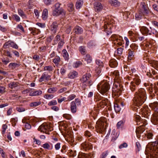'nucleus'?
<instances>
[{
    "label": "nucleus",
    "instance_id": "nucleus-18",
    "mask_svg": "<svg viewBox=\"0 0 158 158\" xmlns=\"http://www.w3.org/2000/svg\"><path fill=\"white\" fill-rule=\"evenodd\" d=\"M149 106L155 111V113H158V103L157 102H154L150 103Z\"/></svg>",
    "mask_w": 158,
    "mask_h": 158
},
{
    "label": "nucleus",
    "instance_id": "nucleus-7",
    "mask_svg": "<svg viewBox=\"0 0 158 158\" xmlns=\"http://www.w3.org/2000/svg\"><path fill=\"white\" fill-rule=\"evenodd\" d=\"M106 123L101 120H98L96 123V127L98 132H101L104 131L105 129V127Z\"/></svg>",
    "mask_w": 158,
    "mask_h": 158
},
{
    "label": "nucleus",
    "instance_id": "nucleus-12",
    "mask_svg": "<svg viewBox=\"0 0 158 158\" xmlns=\"http://www.w3.org/2000/svg\"><path fill=\"white\" fill-rule=\"evenodd\" d=\"M3 47L4 48H6L10 47H12L15 49L18 48L17 45L15 43L13 42L10 41L5 43Z\"/></svg>",
    "mask_w": 158,
    "mask_h": 158
},
{
    "label": "nucleus",
    "instance_id": "nucleus-55",
    "mask_svg": "<svg viewBox=\"0 0 158 158\" xmlns=\"http://www.w3.org/2000/svg\"><path fill=\"white\" fill-rule=\"evenodd\" d=\"M7 128V126L6 124H3L2 127V134H4L6 131V130Z\"/></svg>",
    "mask_w": 158,
    "mask_h": 158
},
{
    "label": "nucleus",
    "instance_id": "nucleus-48",
    "mask_svg": "<svg viewBox=\"0 0 158 158\" xmlns=\"http://www.w3.org/2000/svg\"><path fill=\"white\" fill-rule=\"evenodd\" d=\"M76 97V96L74 94H72L69 95L67 98V100H66V101H70Z\"/></svg>",
    "mask_w": 158,
    "mask_h": 158
},
{
    "label": "nucleus",
    "instance_id": "nucleus-41",
    "mask_svg": "<svg viewBox=\"0 0 158 158\" xmlns=\"http://www.w3.org/2000/svg\"><path fill=\"white\" fill-rule=\"evenodd\" d=\"M74 8L73 5L72 3H69L68 5V10L69 12H72L73 11Z\"/></svg>",
    "mask_w": 158,
    "mask_h": 158
},
{
    "label": "nucleus",
    "instance_id": "nucleus-50",
    "mask_svg": "<svg viewBox=\"0 0 158 158\" xmlns=\"http://www.w3.org/2000/svg\"><path fill=\"white\" fill-rule=\"evenodd\" d=\"M44 97L47 99H51L54 98V96L53 94H45Z\"/></svg>",
    "mask_w": 158,
    "mask_h": 158
},
{
    "label": "nucleus",
    "instance_id": "nucleus-1",
    "mask_svg": "<svg viewBox=\"0 0 158 158\" xmlns=\"http://www.w3.org/2000/svg\"><path fill=\"white\" fill-rule=\"evenodd\" d=\"M147 98L145 90L143 88L139 89L135 92L133 101L135 105L141 106L145 101Z\"/></svg>",
    "mask_w": 158,
    "mask_h": 158
},
{
    "label": "nucleus",
    "instance_id": "nucleus-6",
    "mask_svg": "<svg viewBox=\"0 0 158 158\" xmlns=\"http://www.w3.org/2000/svg\"><path fill=\"white\" fill-rule=\"evenodd\" d=\"M141 82L140 80L138 77L134 78L133 81L131 83L130 88L132 91H134L137 89L138 86Z\"/></svg>",
    "mask_w": 158,
    "mask_h": 158
},
{
    "label": "nucleus",
    "instance_id": "nucleus-52",
    "mask_svg": "<svg viewBox=\"0 0 158 158\" xmlns=\"http://www.w3.org/2000/svg\"><path fill=\"white\" fill-rule=\"evenodd\" d=\"M57 89L56 88L53 87L48 89V92L49 93H53L57 91Z\"/></svg>",
    "mask_w": 158,
    "mask_h": 158
},
{
    "label": "nucleus",
    "instance_id": "nucleus-36",
    "mask_svg": "<svg viewBox=\"0 0 158 158\" xmlns=\"http://www.w3.org/2000/svg\"><path fill=\"white\" fill-rule=\"evenodd\" d=\"M78 158H90V156L87 154L81 153L79 154Z\"/></svg>",
    "mask_w": 158,
    "mask_h": 158
},
{
    "label": "nucleus",
    "instance_id": "nucleus-45",
    "mask_svg": "<svg viewBox=\"0 0 158 158\" xmlns=\"http://www.w3.org/2000/svg\"><path fill=\"white\" fill-rule=\"evenodd\" d=\"M41 102L40 101L35 102H33L31 103L30 104V106L31 107L32 106H36L40 104H41Z\"/></svg>",
    "mask_w": 158,
    "mask_h": 158
},
{
    "label": "nucleus",
    "instance_id": "nucleus-35",
    "mask_svg": "<svg viewBox=\"0 0 158 158\" xmlns=\"http://www.w3.org/2000/svg\"><path fill=\"white\" fill-rule=\"evenodd\" d=\"M42 147L45 149L48 150L52 149V145L51 146L49 143H46L43 145Z\"/></svg>",
    "mask_w": 158,
    "mask_h": 158
},
{
    "label": "nucleus",
    "instance_id": "nucleus-54",
    "mask_svg": "<svg viewBox=\"0 0 158 158\" xmlns=\"http://www.w3.org/2000/svg\"><path fill=\"white\" fill-rule=\"evenodd\" d=\"M64 44V41L63 40H60L58 43V49L61 48Z\"/></svg>",
    "mask_w": 158,
    "mask_h": 158
},
{
    "label": "nucleus",
    "instance_id": "nucleus-9",
    "mask_svg": "<svg viewBox=\"0 0 158 158\" xmlns=\"http://www.w3.org/2000/svg\"><path fill=\"white\" fill-rule=\"evenodd\" d=\"M55 8L53 11L52 14L53 16H58L63 12V10L60 8V4L57 3L55 5Z\"/></svg>",
    "mask_w": 158,
    "mask_h": 158
},
{
    "label": "nucleus",
    "instance_id": "nucleus-47",
    "mask_svg": "<svg viewBox=\"0 0 158 158\" xmlns=\"http://www.w3.org/2000/svg\"><path fill=\"white\" fill-rule=\"evenodd\" d=\"M72 102H74L77 106H81V101L78 98H76L74 101Z\"/></svg>",
    "mask_w": 158,
    "mask_h": 158
},
{
    "label": "nucleus",
    "instance_id": "nucleus-19",
    "mask_svg": "<svg viewBox=\"0 0 158 158\" xmlns=\"http://www.w3.org/2000/svg\"><path fill=\"white\" fill-rule=\"evenodd\" d=\"M96 64L99 66L98 68L96 69V71L98 74H100L101 72V67L103 66V64L102 62L99 60H96Z\"/></svg>",
    "mask_w": 158,
    "mask_h": 158
},
{
    "label": "nucleus",
    "instance_id": "nucleus-59",
    "mask_svg": "<svg viewBox=\"0 0 158 158\" xmlns=\"http://www.w3.org/2000/svg\"><path fill=\"white\" fill-rule=\"evenodd\" d=\"M106 105V103L105 101L102 100L99 103V106L102 108H104L105 106Z\"/></svg>",
    "mask_w": 158,
    "mask_h": 158
},
{
    "label": "nucleus",
    "instance_id": "nucleus-29",
    "mask_svg": "<svg viewBox=\"0 0 158 158\" xmlns=\"http://www.w3.org/2000/svg\"><path fill=\"white\" fill-rule=\"evenodd\" d=\"M74 32L76 34H81L83 32L82 28L78 26H76L74 30Z\"/></svg>",
    "mask_w": 158,
    "mask_h": 158
},
{
    "label": "nucleus",
    "instance_id": "nucleus-56",
    "mask_svg": "<svg viewBox=\"0 0 158 158\" xmlns=\"http://www.w3.org/2000/svg\"><path fill=\"white\" fill-rule=\"evenodd\" d=\"M57 104V102L56 100H52L50 102H49L48 105L49 106H54L56 105Z\"/></svg>",
    "mask_w": 158,
    "mask_h": 158
},
{
    "label": "nucleus",
    "instance_id": "nucleus-49",
    "mask_svg": "<svg viewBox=\"0 0 158 158\" xmlns=\"http://www.w3.org/2000/svg\"><path fill=\"white\" fill-rule=\"evenodd\" d=\"M123 48L122 47L117 48L116 51L115 52V53H117V54L118 56H120L123 53Z\"/></svg>",
    "mask_w": 158,
    "mask_h": 158
},
{
    "label": "nucleus",
    "instance_id": "nucleus-22",
    "mask_svg": "<svg viewBox=\"0 0 158 158\" xmlns=\"http://www.w3.org/2000/svg\"><path fill=\"white\" fill-rule=\"evenodd\" d=\"M152 122L155 125L158 124V113H155L151 119Z\"/></svg>",
    "mask_w": 158,
    "mask_h": 158
},
{
    "label": "nucleus",
    "instance_id": "nucleus-20",
    "mask_svg": "<svg viewBox=\"0 0 158 158\" xmlns=\"http://www.w3.org/2000/svg\"><path fill=\"white\" fill-rule=\"evenodd\" d=\"M142 113L144 117L147 118L150 114V111L148 107H145L142 110Z\"/></svg>",
    "mask_w": 158,
    "mask_h": 158
},
{
    "label": "nucleus",
    "instance_id": "nucleus-63",
    "mask_svg": "<svg viewBox=\"0 0 158 158\" xmlns=\"http://www.w3.org/2000/svg\"><path fill=\"white\" fill-rule=\"evenodd\" d=\"M63 117L67 119H70L72 117L70 115L68 114H64L63 115Z\"/></svg>",
    "mask_w": 158,
    "mask_h": 158
},
{
    "label": "nucleus",
    "instance_id": "nucleus-23",
    "mask_svg": "<svg viewBox=\"0 0 158 158\" xmlns=\"http://www.w3.org/2000/svg\"><path fill=\"white\" fill-rule=\"evenodd\" d=\"M58 27L57 23L56 22H54L50 26V30L53 33L56 32Z\"/></svg>",
    "mask_w": 158,
    "mask_h": 158
},
{
    "label": "nucleus",
    "instance_id": "nucleus-61",
    "mask_svg": "<svg viewBox=\"0 0 158 158\" xmlns=\"http://www.w3.org/2000/svg\"><path fill=\"white\" fill-rule=\"evenodd\" d=\"M2 62L5 64H7L9 62V59L7 58H3L2 59Z\"/></svg>",
    "mask_w": 158,
    "mask_h": 158
},
{
    "label": "nucleus",
    "instance_id": "nucleus-13",
    "mask_svg": "<svg viewBox=\"0 0 158 158\" xmlns=\"http://www.w3.org/2000/svg\"><path fill=\"white\" fill-rule=\"evenodd\" d=\"M151 145L153 147V149L154 150V154L156 156V157L158 156V138L157 140L152 142Z\"/></svg>",
    "mask_w": 158,
    "mask_h": 158
},
{
    "label": "nucleus",
    "instance_id": "nucleus-46",
    "mask_svg": "<svg viewBox=\"0 0 158 158\" xmlns=\"http://www.w3.org/2000/svg\"><path fill=\"white\" fill-rule=\"evenodd\" d=\"M114 108L116 112H119L121 110V108L119 105L117 103H115L114 104Z\"/></svg>",
    "mask_w": 158,
    "mask_h": 158
},
{
    "label": "nucleus",
    "instance_id": "nucleus-17",
    "mask_svg": "<svg viewBox=\"0 0 158 158\" xmlns=\"http://www.w3.org/2000/svg\"><path fill=\"white\" fill-rule=\"evenodd\" d=\"M145 130L144 126L143 125L140 126L137 128L136 130V133L138 138L140 136V134L143 133Z\"/></svg>",
    "mask_w": 158,
    "mask_h": 158
},
{
    "label": "nucleus",
    "instance_id": "nucleus-43",
    "mask_svg": "<svg viewBox=\"0 0 158 158\" xmlns=\"http://www.w3.org/2000/svg\"><path fill=\"white\" fill-rule=\"evenodd\" d=\"M53 70V67L52 66H46L44 68V71H47L49 72H51Z\"/></svg>",
    "mask_w": 158,
    "mask_h": 158
},
{
    "label": "nucleus",
    "instance_id": "nucleus-37",
    "mask_svg": "<svg viewBox=\"0 0 158 158\" xmlns=\"http://www.w3.org/2000/svg\"><path fill=\"white\" fill-rule=\"evenodd\" d=\"M84 59L88 63H90L92 60L91 56L89 54L86 55L84 57Z\"/></svg>",
    "mask_w": 158,
    "mask_h": 158
},
{
    "label": "nucleus",
    "instance_id": "nucleus-58",
    "mask_svg": "<svg viewBox=\"0 0 158 158\" xmlns=\"http://www.w3.org/2000/svg\"><path fill=\"white\" fill-rule=\"evenodd\" d=\"M60 36L59 35H56L54 40V41L55 44H56L59 40H60Z\"/></svg>",
    "mask_w": 158,
    "mask_h": 158
},
{
    "label": "nucleus",
    "instance_id": "nucleus-5",
    "mask_svg": "<svg viewBox=\"0 0 158 158\" xmlns=\"http://www.w3.org/2000/svg\"><path fill=\"white\" fill-rule=\"evenodd\" d=\"M111 38L114 42V44L116 45L120 46L123 43V39L121 36L114 34L111 36Z\"/></svg>",
    "mask_w": 158,
    "mask_h": 158
},
{
    "label": "nucleus",
    "instance_id": "nucleus-62",
    "mask_svg": "<svg viewBox=\"0 0 158 158\" xmlns=\"http://www.w3.org/2000/svg\"><path fill=\"white\" fill-rule=\"evenodd\" d=\"M131 47L132 50V51L135 52L136 49H137V46L135 44H132L131 45Z\"/></svg>",
    "mask_w": 158,
    "mask_h": 158
},
{
    "label": "nucleus",
    "instance_id": "nucleus-42",
    "mask_svg": "<svg viewBox=\"0 0 158 158\" xmlns=\"http://www.w3.org/2000/svg\"><path fill=\"white\" fill-rule=\"evenodd\" d=\"M62 55L65 59H67L69 55L67 51L64 49L62 51Z\"/></svg>",
    "mask_w": 158,
    "mask_h": 158
},
{
    "label": "nucleus",
    "instance_id": "nucleus-31",
    "mask_svg": "<svg viewBox=\"0 0 158 158\" xmlns=\"http://www.w3.org/2000/svg\"><path fill=\"white\" fill-rule=\"evenodd\" d=\"M77 75V73L75 71L70 73L68 74V77L71 79L75 78Z\"/></svg>",
    "mask_w": 158,
    "mask_h": 158
},
{
    "label": "nucleus",
    "instance_id": "nucleus-4",
    "mask_svg": "<svg viewBox=\"0 0 158 158\" xmlns=\"http://www.w3.org/2000/svg\"><path fill=\"white\" fill-rule=\"evenodd\" d=\"M38 130L41 132L49 134V132L53 130L48 123H44L39 127Z\"/></svg>",
    "mask_w": 158,
    "mask_h": 158
},
{
    "label": "nucleus",
    "instance_id": "nucleus-32",
    "mask_svg": "<svg viewBox=\"0 0 158 158\" xmlns=\"http://www.w3.org/2000/svg\"><path fill=\"white\" fill-rule=\"evenodd\" d=\"M42 93V92L40 90H38L35 91L32 93H31L30 94V96H38L41 94Z\"/></svg>",
    "mask_w": 158,
    "mask_h": 158
},
{
    "label": "nucleus",
    "instance_id": "nucleus-51",
    "mask_svg": "<svg viewBox=\"0 0 158 158\" xmlns=\"http://www.w3.org/2000/svg\"><path fill=\"white\" fill-rule=\"evenodd\" d=\"M104 31L106 32L107 35L110 34L111 33V31L110 29L109 28H108L107 26L105 25L104 26Z\"/></svg>",
    "mask_w": 158,
    "mask_h": 158
},
{
    "label": "nucleus",
    "instance_id": "nucleus-53",
    "mask_svg": "<svg viewBox=\"0 0 158 158\" xmlns=\"http://www.w3.org/2000/svg\"><path fill=\"white\" fill-rule=\"evenodd\" d=\"M152 66L154 68L156 69L158 67V61L153 60L151 63Z\"/></svg>",
    "mask_w": 158,
    "mask_h": 158
},
{
    "label": "nucleus",
    "instance_id": "nucleus-57",
    "mask_svg": "<svg viewBox=\"0 0 158 158\" xmlns=\"http://www.w3.org/2000/svg\"><path fill=\"white\" fill-rule=\"evenodd\" d=\"M82 64V62L80 61H77L73 65L74 67L77 68Z\"/></svg>",
    "mask_w": 158,
    "mask_h": 158
},
{
    "label": "nucleus",
    "instance_id": "nucleus-64",
    "mask_svg": "<svg viewBox=\"0 0 158 158\" xmlns=\"http://www.w3.org/2000/svg\"><path fill=\"white\" fill-rule=\"evenodd\" d=\"M108 155V152L106 151L102 153L101 155L100 158H105Z\"/></svg>",
    "mask_w": 158,
    "mask_h": 158
},
{
    "label": "nucleus",
    "instance_id": "nucleus-11",
    "mask_svg": "<svg viewBox=\"0 0 158 158\" xmlns=\"http://www.w3.org/2000/svg\"><path fill=\"white\" fill-rule=\"evenodd\" d=\"M81 148L85 151H87L92 149L93 147L91 143L85 141L81 144Z\"/></svg>",
    "mask_w": 158,
    "mask_h": 158
},
{
    "label": "nucleus",
    "instance_id": "nucleus-28",
    "mask_svg": "<svg viewBox=\"0 0 158 158\" xmlns=\"http://www.w3.org/2000/svg\"><path fill=\"white\" fill-rule=\"evenodd\" d=\"M109 3L111 6H117L120 5V3L117 0H109Z\"/></svg>",
    "mask_w": 158,
    "mask_h": 158
},
{
    "label": "nucleus",
    "instance_id": "nucleus-24",
    "mask_svg": "<svg viewBox=\"0 0 158 158\" xmlns=\"http://www.w3.org/2000/svg\"><path fill=\"white\" fill-rule=\"evenodd\" d=\"M77 106L74 102H72L70 105V110L72 113H75L77 111Z\"/></svg>",
    "mask_w": 158,
    "mask_h": 158
},
{
    "label": "nucleus",
    "instance_id": "nucleus-3",
    "mask_svg": "<svg viewBox=\"0 0 158 158\" xmlns=\"http://www.w3.org/2000/svg\"><path fill=\"white\" fill-rule=\"evenodd\" d=\"M91 77V75L90 73H87L84 75L80 79V81L84 88H85L86 86H90L92 85V82L90 80Z\"/></svg>",
    "mask_w": 158,
    "mask_h": 158
},
{
    "label": "nucleus",
    "instance_id": "nucleus-26",
    "mask_svg": "<svg viewBox=\"0 0 158 158\" xmlns=\"http://www.w3.org/2000/svg\"><path fill=\"white\" fill-rule=\"evenodd\" d=\"M110 75L115 77L116 79H118L119 77V73L118 70H114L110 73Z\"/></svg>",
    "mask_w": 158,
    "mask_h": 158
},
{
    "label": "nucleus",
    "instance_id": "nucleus-30",
    "mask_svg": "<svg viewBox=\"0 0 158 158\" xmlns=\"http://www.w3.org/2000/svg\"><path fill=\"white\" fill-rule=\"evenodd\" d=\"M83 2L82 0H78L76 2V8L77 9H80L82 6Z\"/></svg>",
    "mask_w": 158,
    "mask_h": 158
},
{
    "label": "nucleus",
    "instance_id": "nucleus-16",
    "mask_svg": "<svg viewBox=\"0 0 158 158\" xmlns=\"http://www.w3.org/2000/svg\"><path fill=\"white\" fill-rule=\"evenodd\" d=\"M28 119H27L26 118H24L23 119L22 122L23 124V126L25 127L23 128V129L25 131L26 129H29L31 128V125L28 123Z\"/></svg>",
    "mask_w": 158,
    "mask_h": 158
},
{
    "label": "nucleus",
    "instance_id": "nucleus-2",
    "mask_svg": "<svg viewBox=\"0 0 158 158\" xmlns=\"http://www.w3.org/2000/svg\"><path fill=\"white\" fill-rule=\"evenodd\" d=\"M97 89L102 94H103L107 93L110 89V85L106 80H104L100 82L97 85Z\"/></svg>",
    "mask_w": 158,
    "mask_h": 158
},
{
    "label": "nucleus",
    "instance_id": "nucleus-44",
    "mask_svg": "<svg viewBox=\"0 0 158 158\" xmlns=\"http://www.w3.org/2000/svg\"><path fill=\"white\" fill-rule=\"evenodd\" d=\"M79 51L83 55H85V48L83 46H81L79 47Z\"/></svg>",
    "mask_w": 158,
    "mask_h": 158
},
{
    "label": "nucleus",
    "instance_id": "nucleus-39",
    "mask_svg": "<svg viewBox=\"0 0 158 158\" xmlns=\"http://www.w3.org/2000/svg\"><path fill=\"white\" fill-rule=\"evenodd\" d=\"M60 61V57L58 56H56L53 59V61L56 65H58L59 64V62Z\"/></svg>",
    "mask_w": 158,
    "mask_h": 158
},
{
    "label": "nucleus",
    "instance_id": "nucleus-40",
    "mask_svg": "<svg viewBox=\"0 0 158 158\" xmlns=\"http://www.w3.org/2000/svg\"><path fill=\"white\" fill-rule=\"evenodd\" d=\"M68 153L70 156L72 157L76 156L77 155L76 151H73L71 150H69Z\"/></svg>",
    "mask_w": 158,
    "mask_h": 158
},
{
    "label": "nucleus",
    "instance_id": "nucleus-33",
    "mask_svg": "<svg viewBox=\"0 0 158 158\" xmlns=\"http://www.w3.org/2000/svg\"><path fill=\"white\" fill-rule=\"evenodd\" d=\"M128 59L129 60H131L134 56V52L130 49L128 50Z\"/></svg>",
    "mask_w": 158,
    "mask_h": 158
},
{
    "label": "nucleus",
    "instance_id": "nucleus-15",
    "mask_svg": "<svg viewBox=\"0 0 158 158\" xmlns=\"http://www.w3.org/2000/svg\"><path fill=\"white\" fill-rule=\"evenodd\" d=\"M50 77L51 76L48 75L47 72H45L42 74L41 77L39 79V81L40 82H42L45 79L48 81L51 79Z\"/></svg>",
    "mask_w": 158,
    "mask_h": 158
},
{
    "label": "nucleus",
    "instance_id": "nucleus-38",
    "mask_svg": "<svg viewBox=\"0 0 158 158\" xmlns=\"http://www.w3.org/2000/svg\"><path fill=\"white\" fill-rule=\"evenodd\" d=\"M143 16V12H141V11H139L138 13L136 14L135 15V19L137 20H139Z\"/></svg>",
    "mask_w": 158,
    "mask_h": 158
},
{
    "label": "nucleus",
    "instance_id": "nucleus-25",
    "mask_svg": "<svg viewBox=\"0 0 158 158\" xmlns=\"http://www.w3.org/2000/svg\"><path fill=\"white\" fill-rule=\"evenodd\" d=\"M117 62L115 59H111L109 62V65L111 67L115 68L117 65Z\"/></svg>",
    "mask_w": 158,
    "mask_h": 158
},
{
    "label": "nucleus",
    "instance_id": "nucleus-34",
    "mask_svg": "<svg viewBox=\"0 0 158 158\" xmlns=\"http://www.w3.org/2000/svg\"><path fill=\"white\" fill-rule=\"evenodd\" d=\"M19 84V83L16 82H10L9 84V87L11 89L15 88L17 87Z\"/></svg>",
    "mask_w": 158,
    "mask_h": 158
},
{
    "label": "nucleus",
    "instance_id": "nucleus-14",
    "mask_svg": "<svg viewBox=\"0 0 158 158\" xmlns=\"http://www.w3.org/2000/svg\"><path fill=\"white\" fill-rule=\"evenodd\" d=\"M94 9L96 12H99L101 11L103 6L101 3L99 2H96L94 3Z\"/></svg>",
    "mask_w": 158,
    "mask_h": 158
},
{
    "label": "nucleus",
    "instance_id": "nucleus-60",
    "mask_svg": "<svg viewBox=\"0 0 158 158\" xmlns=\"http://www.w3.org/2000/svg\"><path fill=\"white\" fill-rule=\"evenodd\" d=\"M153 134L151 132H148L146 135V136L148 139H151L153 138Z\"/></svg>",
    "mask_w": 158,
    "mask_h": 158
},
{
    "label": "nucleus",
    "instance_id": "nucleus-27",
    "mask_svg": "<svg viewBox=\"0 0 158 158\" xmlns=\"http://www.w3.org/2000/svg\"><path fill=\"white\" fill-rule=\"evenodd\" d=\"M48 16V10L47 9H45L43 11L42 14V18L43 20H46Z\"/></svg>",
    "mask_w": 158,
    "mask_h": 158
},
{
    "label": "nucleus",
    "instance_id": "nucleus-10",
    "mask_svg": "<svg viewBox=\"0 0 158 158\" xmlns=\"http://www.w3.org/2000/svg\"><path fill=\"white\" fill-rule=\"evenodd\" d=\"M142 6V8L140 11L143 12V15L147 16L149 12V9L146 4L143 2L141 4Z\"/></svg>",
    "mask_w": 158,
    "mask_h": 158
},
{
    "label": "nucleus",
    "instance_id": "nucleus-21",
    "mask_svg": "<svg viewBox=\"0 0 158 158\" xmlns=\"http://www.w3.org/2000/svg\"><path fill=\"white\" fill-rule=\"evenodd\" d=\"M140 31L143 34L147 35L148 34L151 35L150 32V30H148V28L145 26H143L140 29Z\"/></svg>",
    "mask_w": 158,
    "mask_h": 158
},
{
    "label": "nucleus",
    "instance_id": "nucleus-8",
    "mask_svg": "<svg viewBox=\"0 0 158 158\" xmlns=\"http://www.w3.org/2000/svg\"><path fill=\"white\" fill-rule=\"evenodd\" d=\"M119 87L120 86L118 87L116 85H114L112 90V94L113 96L117 97L121 95L122 89H119Z\"/></svg>",
    "mask_w": 158,
    "mask_h": 158
}]
</instances>
